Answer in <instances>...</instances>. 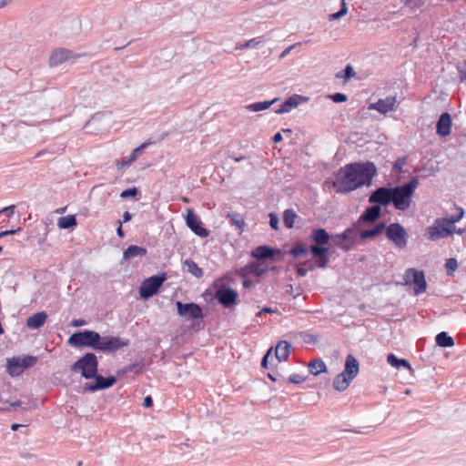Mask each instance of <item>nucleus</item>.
Returning <instances> with one entry per match:
<instances>
[{"instance_id":"16","label":"nucleus","mask_w":466,"mask_h":466,"mask_svg":"<svg viewBox=\"0 0 466 466\" xmlns=\"http://www.w3.org/2000/svg\"><path fill=\"white\" fill-rule=\"evenodd\" d=\"M369 202L374 206H379L382 209L391 204V187H380L373 190L369 196Z\"/></svg>"},{"instance_id":"31","label":"nucleus","mask_w":466,"mask_h":466,"mask_svg":"<svg viewBox=\"0 0 466 466\" xmlns=\"http://www.w3.org/2000/svg\"><path fill=\"white\" fill-rule=\"evenodd\" d=\"M285 253L292 256L294 258H298L299 257H302L308 253H309V246H306L301 241H296L289 250L286 251Z\"/></svg>"},{"instance_id":"59","label":"nucleus","mask_w":466,"mask_h":466,"mask_svg":"<svg viewBox=\"0 0 466 466\" xmlns=\"http://www.w3.org/2000/svg\"><path fill=\"white\" fill-rule=\"evenodd\" d=\"M70 325L72 327H82L86 325V321L84 319H72Z\"/></svg>"},{"instance_id":"40","label":"nucleus","mask_w":466,"mask_h":466,"mask_svg":"<svg viewBox=\"0 0 466 466\" xmlns=\"http://www.w3.org/2000/svg\"><path fill=\"white\" fill-rule=\"evenodd\" d=\"M347 13H348L347 4H346L345 0H341L339 10L338 12H336V13L330 14L329 15V21L338 20V19L343 17L344 15H346Z\"/></svg>"},{"instance_id":"4","label":"nucleus","mask_w":466,"mask_h":466,"mask_svg":"<svg viewBox=\"0 0 466 466\" xmlns=\"http://www.w3.org/2000/svg\"><path fill=\"white\" fill-rule=\"evenodd\" d=\"M383 233L389 241H390L395 248L404 249L407 248L409 235L406 228L399 222L390 223L387 225L386 222H379L370 228V230L362 233V238H370V241L376 240Z\"/></svg>"},{"instance_id":"41","label":"nucleus","mask_w":466,"mask_h":466,"mask_svg":"<svg viewBox=\"0 0 466 466\" xmlns=\"http://www.w3.org/2000/svg\"><path fill=\"white\" fill-rule=\"evenodd\" d=\"M408 157H398L392 165V172L396 174L403 173V167L407 164Z\"/></svg>"},{"instance_id":"5","label":"nucleus","mask_w":466,"mask_h":466,"mask_svg":"<svg viewBox=\"0 0 466 466\" xmlns=\"http://www.w3.org/2000/svg\"><path fill=\"white\" fill-rule=\"evenodd\" d=\"M226 279H228V275L218 278L212 282L211 288L215 290L213 299L224 309H232L239 303V296L236 289L224 282Z\"/></svg>"},{"instance_id":"14","label":"nucleus","mask_w":466,"mask_h":466,"mask_svg":"<svg viewBox=\"0 0 466 466\" xmlns=\"http://www.w3.org/2000/svg\"><path fill=\"white\" fill-rule=\"evenodd\" d=\"M91 380H93L85 384L83 392H96L106 390L113 387L117 381L116 376L109 375L105 377L99 374L98 371Z\"/></svg>"},{"instance_id":"53","label":"nucleus","mask_w":466,"mask_h":466,"mask_svg":"<svg viewBox=\"0 0 466 466\" xmlns=\"http://www.w3.org/2000/svg\"><path fill=\"white\" fill-rule=\"evenodd\" d=\"M305 380H306V377L301 376L297 373H294L288 378L287 382L293 383V384H300V383L304 382Z\"/></svg>"},{"instance_id":"9","label":"nucleus","mask_w":466,"mask_h":466,"mask_svg":"<svg viewBox=\"0 0 466 466\" xmlns=\"http://www.w3.org/2000/svg\"><path fill=\"white\" fill-rule=\"evenodd\" d=\"M38 358L32 355L13 357L7 360L6 370L12 377L21 375L25 370L34 367Z\"/></svg>"},{"instance_id":"55","label":"nucleus","mask_w":466,"mask_h":466,"mask_svg":"<svg viewBox=\"0 0 466 466\" xmlns=\"http://www.w3.org/2000/svg\"><path fill=\"white\" fill-rule=\"evenodd\" d=\"M303 340L308 344H316L318 341V337L314 334L306 333L303 336Z\"/></svg>"},{"instance_id":"39","label":"nucleus","mask_w":466,"mask_h":466,"mask_svg":"<svg viewBox=\"0 0 466 466\" xmlns=\"http://www.w3.org/2000/svg\"><path fill=\"white\" fill-rule=\"evenodd\" d=\"M355 70L350 64H348L345 68L336 74L337 78H344L345 81L350 80L355 76Z\"/></svg>"},{"instance_id":"64","label":"nucleus","mask_w":466,"mask_h":466,"mask_svg":"<svg viewBox=\"0 0 466 466\" xmlns=\"http://www.w3.org/2000/svg\"><path fill=\"white\" fill-rule=\"evenodd\" d=\"M283 139V137H282V134L280 132H277L273 137H272V142L274 144H278V143H280Z\"/></svg>"},{"instance_id":"19","label":"nucleus","mask_w":466,"mask_h":466,"mask_svg":"<svg viewBox=\"0 0 466 466\" xmlns=\"http://www.w3.org/2000/svg\"><path fill=\"white\" fill-rule=\"evenodd\" d=\"M309 239L314 242L313 245L328 246L330 240L334 241V244L339 241V238L335 235H330L324 228H313Z\"/></svg>"},{"instance_id":"26","label":"nucleus","mask_w":466,"mask_h":466,"mask_svg":"<svg viewBox=\"0 0 466 466\" xmlns=\"http://www.w3.org/2000/svg\"><path fill=\"white\" fill-rule=\"evenodd\" d=\"M291 344L287 340H280L274 350V357L279 361L287 360L290 353Z\"/></svg>"},{"instance_id":"15","label":"nucleus","mask_w":466,"mask_h":466,"mask_svg":"<svg viewBox=\"0 0 466 466\" xmlns=\"http://www.w3.org/2000/svg\"><path fill=\"white\" fill-rule=\"evenodd\" d=\"M412 197L401 185L391 187V203L397 210H407L411 205Z\"/></svg>"},{"instance_id":"1","label":"nucleus","mask_w":466,"mask_h":466,"mask_svg":"<svg viewBox=\"0 0 466 466\" xmlns=\"http://www.w3.org/2000/svg\"><path fill=\"white\" fill-rule=\"evenodd\" d=\"M378 169L373 162H352L340 167L335 173L332 188L336 193L347 194L363 186H370Z\"/></svg>"},{"instance_id":"11","label":"nucleus","mask_w":466,"mask_h":466,"mask_svg":"<svg viewBox=\"0 0 466 466\" xmlns=\"http://www.w3.org/2000/svg\"><path fill=\"white\" fill-rule=\"evenodd\" d=\"M404 284L413 286L414 295L418 296L426 291L428 284L423 270L410 268L406 269L404 276Z\"/></svg>"},{"instance_id":"7","label":"nucleus","mask_w":466,"mask_h":466,"mask_svg":"<svg viewBox=\"0 0 466 466\" xmlns=\"http://www.w3.org/2000/svg\"><path fill=\"white\" fill-rule=\"evenodd\" d=\"M98 359L94 352H86L78 358L72 365L71 371L80 373L86 380H91L98 371Z\"/></svg>"},{"instance_id":"33","label":"nucleus","mask_w":466,"mask_h":466,"mask_svg":"<svg viewBox=\"0 0 466 466\" xmlns=\"http://www.w3.org/2000/svg\"><path fill=\"white\" fill-rule=\"evenodd\" d=\"M309 370L312 375L318 376L320 373L327 372L328 369L325 362L320 358H317L309 363Z\"/></svg>"},{"instance_id":"42","label":"nucleus","mask_w":466,"mask_h":466,"mask_svg":"<svg viewBox=\"0 0 466 466\" xmlns=\"http://www.w3.org/2000/svg\"><path fill=\"white\" fill-rule=\"evenodd\" d=\"M458 213L450 217L444 218L447 220L448 225L455 227V223L459 222L464 217L465 211L462 208H458Z\"/></svg>"},{"instance_id":"60","label":"nucleus","mask_w":466,"mask_h":466,"mask_svg":"<svg viewBox=\"0 0 466 466\" xmlns=\"http://www.w3.org/2000/svg\"><path fill=\"white\" fill-rule=\"evenodd\" d=\"M143 406L145 408H151L153 406V399L150 395L144 398Z\"/></svg>"},{"instance_id":"44","label":"nucleus","mask_w":466,"mask_h":466,"mask_svg":"<svg viewBox=\"0 0 466 466\" xmlns=\"http://www.w3.org/2000/svg\"><path fill=\"white\" fill-rule=\"evenodd\" d=\"M139 195V190L136 187H132L123 190L120 193V198L123 199L136 198Z\"/></svg>"},{"instance_id":"23","label":"nucleus","mask_w":466,"mask_h":466,"mask_svg":"<svg viewBox=\"0 0 466 466\" xmlns=\"http://www.w3.org/2000/svg\"><path fill=\"white\" fill-rule=\"evenodd\" d=\"M452 127V118L449 112H443L436 122V134L441 137H446L451 135Z\"/></svg>"},{"instance_id":"51","label":"nucleus","mask_w":466,"mask_h":466,"mask_svg":"<svg viewBox=\"0 0 466 466\" xmlns=\"http://www.w3.org/2000/svg\"><path fill=\"white\" fill-rule=\"evenodd\" d=\"M268 218H269V226L272 229L274 230H278L279 229V216L277 215V213L275 212H270L268 214Z\"/></svg>"},{"instance_id":"47","label":"nucleus","mask_w":466,"mask_h":466,"mask_svg":"<svg viewBox=\"0 0 466 466\" xmlns=\"http://www.w3.org/2000/svg\"><path fill=\"white\" fill-rule=\"evenodd\" d=\"M262 41H263V36H258V37H255V38H252V39L247 41L246 43L241 45L239 48L245 49V48L256 47Z\"/></svg>"},{"instance_id":"56","label":"nucleus","mask_w":466,"mask_h":466,"mask_svg":"<svg viewBox=\"0 0 466 466\" xmlns=\"http://www.w3.org/2000/svg\"><path fill=\"white\" fill-rule=\"evenodd\" d=\"M21 405H22V401L16 400V401H14V402H10L7 407H1L0 410L1 411H10L11 410L10 408L15 409L17 407H20Z\"/></svg>"},{"instance_id":"22","label":"nucleus","mask_w":466,"mask_h":466,"mask_svg":"<svg viewBox=\"0 0 466 466\" xmlns=\"http://www.w3.org/2000/svg\"><path fill=\"white\" fill-rule=\"evenodd\" d=\"M309 97L301 95L294 94L289 96L278 109H274L277 114H285L290 112L293 108H296L301 103L308 102Z\"/></svg>"},{"instance_id":"52","label":"nucleus","mask_w":466,"mask_h":466,"mask_svg":"<svg viewBox=\"0 0 466 466\" xmlns=\"http://www.w3.org/2000/svg\"><path fill=\"white\" fill-rule=\"evenodd\" d=\"M445 267H446L448 274L455 271L458 268L457 259L454 258H451L447 259Z\"/></svg>"},{"instance_id":"29","label":"nucleus","mask_w":466,"mask_h":466,"mask_svg":"<svg viewBox=\"0 0 466 466\" xmlns=\"http://www.w3.org/2000/svg\"><path fill=\"white\" fill-rule=\"evenodd\" d=\"M279 97H275L271 100L258 101L249 105H247L245 108L251 112H259L268 109L272 105L279 101Z\"/></svg>"},{"instance_id":"62","label":"nucleus","mask_w":466,"mask_h":466,"mask_svg":"<svg viewBox=\"0 0 466 466\" xmlns=\"http://www.w3.org/2000/svg\"><path fill=\"white\" fill-rule=\"evenodd\" d=\"M132 218H133V214H131L128 211H125L122 216V220H121L122 224L130 221L132 219Z\"/></svg>"},{"instance_id":"58","label":"nucleus","mask_w":466,"mask_h":466,"mask_svg":"<svg viewBox=\"0 0 466 466\" xmlns=\"http://www.w3.org/2000/svg\"><path fill=\"white\" fill-rule=\"evenodd\" d=\"M281 268L279 266H268V272H270L272 276L276 277L280 274Z\"/></svg>"},{"instance_id":"48","label":"nucleus","mask_w":466,"mask_h":466,"mask_svg":"<svg viewBox=\"0 0 466 466\" xmlns=\"http://www.w3.org/2000/svg\"><path fill=\"white\" fill-rule=\"evenodd\" d=\"M127 369L128 373L132 372L136 375H139V374L143 373V370H144L143 365L138 362H135V363L127 365Z\"/></svg>"},{"instance_id":"37","label":"nucleus","mask_w":466,"mask_h":466,"mask_svg":"<svg viewBox=\"0 0 466 466\" xmlns=\"http://www.w3.org/2000/svg\"><path fill=\"white\" fill-rule=\"evenodd\" d=\"M297 218H298V215L296 214V212L293 209H291V208L286 209L283 212L284 226L289 229L293 228L295 220Z\"/></svg>"},{"instance_id":"45","label":"nucleus","mask_w":466,"mask_h":466,"mask_svg":"<svg viewBox=\"0 0 466 466\" xmlns=\"http://www.w3.org/2000/svg\"><path fill=\"white\" fill-rule=\"evenodd\" d=\"M151 144L149 140L145 141L140 146L136 147L130 154L131 161H136L138 156Z\"/></svg>"},{"instance_id":"27","label":"nucleus","mask_w":466,"mask_h":466,"mask_svg":"<svg viewBox=\"0 0 466 466\" xmlns=\"http://www.w3.org/2000/svg\"><path fill=\"white\" fill-rule=\"evenodd\" d=\"M46 319V311L36 312L27 318L26 327L30 329H38L45 325Z\"/></svg>"},{"instance_id":"12","label":"nucleus","mask_w":466,"mask_h":466,"mask_svg":"<svg viewBox=\"0 0 466 466\" xmlns=\"http://www.w3.org/2000/svg\"><path fill=\"white\" fill-rule=\"evenodd\" d=\"M330 247L320 245H310L309 253L314 259L313 263L309 264V271H313L316 268H326L330 262Z\"/></svg>"},{"instance_id":"38","label":"nucleus","mask_w":466,"mask_h":466,"mask_svg":"<svg viewBox=\"0 0 466 466\" xmlns=\"http://www.w3.org/2000/svg\"><path fill=\"white\" fill-rule=\"evenodd\" d=\"M227 218H228L231 225L236 226L241 231L243 230V228L245 227L246 223L242 215L236 212H228L227 215Z\"/></svg>"},{"instance_id":"6","label":"nucleus","mask_w":466,"mask_h":466,"mask_svg":"<svg viewBox=\"0 0 466 466\" xmlns=\"http://www.w3.org/2000/svg\"><path fill=\"white\" fill-rule=\"evenodd\" d=\"M177 315L181 318H187L191 320L190 327L195 330H199L203 328L201 323L207 317L200 305L195 302L183 303L182 301H176Z\"/></svg>"},{"instance_id":"3","label":"nucleus","mask_w":466,"mask_h":466,"mask_svg":"<svg viewBox=\"0 0 466 466\" xmlns=\"http://www.w3.org/2000/svg\"><path fill=\"white\" fill-rule=\"evenodd\" d=\"M67 343L75 348H90L104 353H113L127 347L129 339L115 336H101L97 331L83 329L73 333L68 338Z\"/></svg>"},{"instance_id":"63","label":"nucleus","mask_w":466,"mask_h":466,"mask_svg":"<svg viewBox=\"0 0 466 466\" xmlns=\"http://www.w3.org/2000/svg\"><path fill=\"white\" fill-rule=\"evenodd\" d=\"M117 223L118 227L116 228V235L118 236V238H123L125 237V232L122 228V222L121 220H118Z\"/></svg>"},{"instance_id":"34","label":"nucleus","mask_w":466,"mask_h":466,"mask_svg":"<svg viewBox=\"0 0 466 466\" xmlns=\"http://www.w3.org/2000/svg\"><path fill=\"white\" fill-rule=\"evenodd\" d=\"M57 226L61 229H74L77 226V220L75 215L61 217L57 220Z\"/></svg>"},{"instance_id":"57","label":"nucleus","mask_w":466,"mask_h":466,"mask_svg":"<svg viewBox=\"0 0 466 466\" xmlns=\"http://www.w3.org/2000/svg\"><path fill=\"white\" fill-rule=\"evenodd\" d=\"M278 312V309H272L270 307H264L261 310H259L258 313H257V317H261L263 314H266V313H268V314H271V313H277Z\"/></svg>"},{"instance_id":"24","label":"nucleus","mask_w":466,"mask_h":466,"mask_svg":"<svg viewBox=\"0 0 466 466\" xmlns=\"http://www.w3.org/2000/svg\"><path fill=\"white\" fill-rule=\"evenodd\" d=\"M396 102V96H390L386 98H380L375 103L370 104L369 109L377 110L380 114L386 115L387 113L395 110Z\"/></svg>"},{"instance_id":"21","label":"nucleus","mask_w":466,"mask_h":466,"mask_svg":"<svg viewBox=\"0 0 466 466\" xmlns=\"http://www.w3.org/2000/svg\"><path fill=\"white\" fill-rule=\"evenodd\" d=\"M273 347L269 348L265 355L263 356L261 360V368L269 370L270 371L268 373V378L271 381H279L280 379L283 378V376L278 371L276 365L273 362L269 361V359H271V361H273V356H272Z\"/></svg>"},{"instance_id":"20","label":"nucleus","mask_w":466,"mask_h":466,"mask_svg":"<svg viewBox=\"0 0 466 466\" xmlns=\"http://www.w3.org/2000/svg\"><path fill=\"white\" fill-rule=\"evenodd\" d=\"M80 55H76L74 51L61 47L55 49L49 57L50 66H56L62 63L76 57H79Z\"/></svg>"},{"instance_id":"35","label":"nucleus","mask_w":466,"mask_h":466,"mask_svg":"<svg viewBox=\"0 0 466 466\" xmlns=\"http://www.w3.org/2000/svg\"><path fill=\"white\" fill-rule=\"evenodd\" d=\"M436 344L441 348H451L454 346L455 342L451 336L446 331H441L437 334L435 338Z\"/></svg>"},{"instance_id":"43","label":"nucleus","mask_w":466,"mask_h":466,"mask_svg":"<svg viewBox=\"0 0 466 466\" xmlns=\"http://www.w3.org/2000/svg\"><path fill=\"white\" fill-rule=\"evenodd\" d=\"M401 186L413 196L417 187L419 186V177H412L407 183Z\"/></svg>"},{"instance_id":"54","label":"nucleus","mask_w":466,"mask_h":466,"mask_svg":"<svg viewBox=\"0 0 466 466\" xmlns=\"http://www.w3.org/2000/svg\"><path fill=\"white\" fill-rule=\"evenodd\" d=\"M15 208V205H10L8 207H5V208H2L0 210V217L2 215H5L8 218H11L14 215Z\"/></svg>"},{"instance_id":"25","label":"nucleus","mask_w":466,"mask_h":466,"mask_svg":"<svg viewBox=\"0 0 466 466\" xmlns=\"http://www.w3.org/2000/svg\"><path fill=\"white\" fill-rule=\"evenodd\" d=\"M360 370L359 360L352 355L349 354L345 360L344 370L342 373L349 376L350 379H355Z\"/></svg>"},{"instance_id":"2","label":"nucleus","mask_w":466,"mask_h":466,"mask_svg":"<svg viewBox=\"0 0 466 466\" xmlns=\"http://www.w3.org/2000/svg\"><path fill=\"white\" fill-rule=\"evenodd\" d=\"M381 217L382 209L379 206L371 205L367 207L356 221L341 233L336 234V237L339 238L336 247L344 252H349L357 246L370 241V238H362V233L370 230V228H364V227L374 226Z\"/></svg>"},{"instance_id":"32","label":"nucleus","mask_w":466,"mask_h":466,"mask_svg":"<svg viewBox=\"0 0 466 466\" xmlns=\"http://www.w3.org/2000/svg\"><path fill=\"white\" fill-rule=\"evenodd\" d=\"M387 361L389 364H390L392 367H394L398 370H400L401 368L406 369V370H411V365L408 360L400 359L393 353L388 354Z\"/></svg>"},{"instance_id":"13","label":"nucleus","mask_w":466,"mask_h":466,"mask_svg":"<svg viewBox=\"0 0 466 466\" xmlns=\"http://www.w3.org/2000/svg\"><path fill=\"white\" fill-rule=\"evenodd\" d=\"M250 256L257 261H263L269 259L271 262L276 260H282L284 253L278 248H273L268 245H259L253 248Z\"/></svg>"},{"instance_id":"49","label":"nucleus","mask_w":466,"mask_h":466,"mask_svg":"<svg viewBox=\"0 0 466 466\" xmlns=\"http://www.w3.org/2000/svg\"><path fill=\"white\" fill-rule=\"evenodd\" d=\"M307 264H311L309 260L307 261H304V262H299L296 265V273H297V276L298 277H305L308 273V271L309 270V268H305L304 267H302L303 265H307Z\"/></svg>"},{"instance_id":"8","label":"nucleus","mask_w":466,"mask_h":466,"mask_svg":"<svg viewBox=\"0 0 466 466\" xmlns=\"http://www.w3.org/2000/svg\"><path fill=\"white\" fill-rule=\"evenodd\" d=\"M166 280V272L153 275L144 279L138 288L139 297L144 300L149 299L158 293L160 288Z\"/></svg>"},{"instance_id":"50","label":"nucleus","mask_w":466,"mask_h":466,"mask_svg":"<svg viewBox=\"0 0 466 466\" xmlns=\"http://www.w3.org/2000/svg\"><path fill=\"white\" fill-rule=\"evenodd\" d=\"M329 98H330L334 103L337 104L348 101V96L339 92L329 95Z\"/></svg>"},{"instance_id":"36","label":"nucleus","mask_w":466,"mask_h":466,"mask_svg":"<svg viewBox=\"0 0 466 466\" xmlns=\"http://www.w3.org/2000/svg\"><path fill=\"white\" fill-rule=\"evenodd\" d=\"M185 267H187V271L191 273L198 279H200L204 275V271L201 268L198 266V264L192 258H187L184 261Z\"/></svg>"},{"instance_id":"18","label":"nucleus","mask_w":466,"mask_h":466,"mask_svg":"<svg viewBox=\"0 0 466 466\" xmlns=\"http://www.w3.org/2000/svg\"><path fill=\"white\" fill-rule=\"evenodd\" d=\"M237 273L241 278H246L248 275L262 277L264 274L268 273V266L264 267L263 261H250L238 270Z\"/></svg>"},{"instance_id":"30","label":"nucleus","mask_w":466,"mask_h":466,"mask_svg":"<svg viewBox=\"0 0 466 466\" xmlns=\"http://www.w3.org/2000/svg\"><path fill=\"white\" fill-rule=\"evenodd\" d=\"M352 380L353 379H350L349 376L340 372L334 378L333 388L336 390L342 392L349 388Z\"/></svg>"},{"instance_id":"10","label":"nucleus","mask_w":466,"mask_h":466,"mask_svg":"<svg viewBox=\"0 0 466 466\" xmlns=\"http://www.w3.org/2000/svg\"><path fill=\"white\" fill-rule=\"evenodd\" d=\"M455 227H451L445 218H441L435 219L433 225L427 228L424 236L428 240L437 241L452 236Z\"/></svg>"},{"instance_id":"46","label":"nucleus","mask_w":466,"mask_h":466,"mask_svg":"<svg viewBox=\"0 0 466 466\" xmlns=\"http://www.w3.org/2000/svg\"><path fill=\"white\" fill-rule=\"evenodd\" d=\"M134 161H131V157H125L115 161V165L118 170L128 167Z\"/></svg>"},{"instance_id":"28","label":"nucleus","mask_w":466,"mask_h":466,"mask_svg":"<svg viewBox=\"0 0 466 466\" xmlns=\"http://www.w3.org/2000/svg\"><path fill=\"white\" fill-rule=\"evenodd\" d=\"M147 254V250L144 247L137 245H130L123 251L124 259H131L137 257H144Z\"/></svg>"},{"instance_id":"61","label":"nucleus","mask_w":466,"mask_h":466,"mask_svg":"<svg viewBox=\"0 0 466 466\" xmlns=\"http://www.w3.org/2000/svg\"><path fill=\"white\" fill-rule=\"evenodd\" d=\"M411 3V7L420 8L425 4V0H409Z\"/></svg>"},{"instance_id":"17","label":"nucleus","mask_w":466,"mask_h":466,"mask_svg":"<svg viewBox=\"0 0 466 466\" xmlns=\"http://www.w3.org/2000/svg\"><path fill=\"white\" fill-rule=\"evenodd\" d=\"M186 225L198 237L207 238L209 236L210 231L204 227L200 218L193 209H187V211Z\"/></svg>"}]
</instances>
